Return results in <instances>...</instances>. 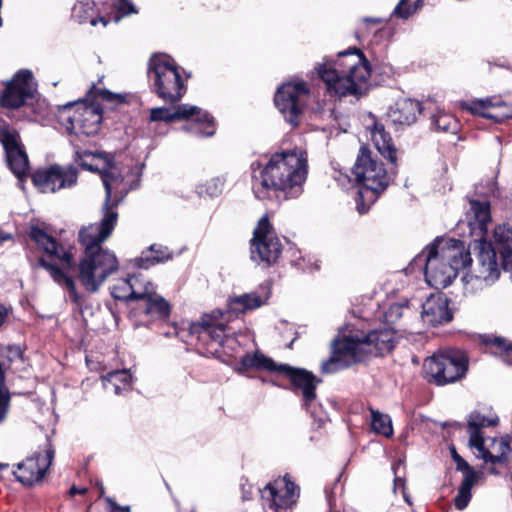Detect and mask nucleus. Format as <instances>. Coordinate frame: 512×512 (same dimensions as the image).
Segmentation results:
<instances>
[{"instance_id":"1","label":"nucleus","mask_w":512,"mask_h":512,"mask_svg":"<svg viewBox=\"0 0 512 512\" xmlns=\"http://www.w3.org/2000/svg\"><path fill=\"white\" fill-rule=\"evenodd\" d=\"M112 169H100L99 174L105 189V199L99 223L83 226L78 232V242L84 247V255L79 264V279L84 290L97 293L107 278L119 269L115 253L102 247V243L112 234L118 222V205L122 197L112 196V183L118 181Z\"/></svg>"},{"instance_id":"2","label":"nucleus","mask_w":512,"mask_h":512,"mask_svg":"<svg viewBox=\"0 0 512 512\" xmlns=\"http://www.w3.org/2000/svg\"><path fill=\"white\" fill-rule=\"evenodd\" d=\"M307 168L306 153L296 149L275 153L265 164L253 161L252 191L259 200L297 198L303 192Z\"/></svg>"},{"instance_id":"3","label":"nucleus","mask_w":512,"mask_h":512,"mask_svg":"<svg viewBox=\"0 0 512 512\" xmlns=\"http://www.w3.org/2000/svg\"><path fill=\"white\" fill-rule=\"evenodd\" d=\"M395 333L391 328L365 332L356 324L339 328L331 342V356L321 365V371L332 374L364 361L369 356H381L394 348Z\"/></svg>"},{"instance_id":"4","label":"nucleus","mask_w":512,"mask_h":512,"mask_svg":"<svg viewBox=\"0 0 512 512\" xmlns=\"http://www.w3.org/2000/svg\"><path fill=\"white\" fill-rule=\"evenodd\" d=\"M471 262L470 250L463 241L437 237L412 259L409 269L423 271L427 284L440 289L448 287L458 271Z\"/></svg>"},{"instance_id":"5","label":"nucleus","mask_w":512,"mask_h":512,"mask_svg":"<svg viewBox=\"0 0 512 512\" xmlns=\"http://www.w3.org/2000/svg\"><path fill=\"white\" fill-rule=\"evenodd\" d=\"M466 218L473 237L467 250L473 247L477 255L476 265L472 273L465 276V280L473 287L490 286L498 280L500 269L496 251L492 243L487 241L488 226L491 223L489 201L470 200Z\"/></svg>"},{"instance_id":"6","label":"nucleus","mask_w":512,"mask_h":512,"mask_svg":"<svg viewBox=\"0 0 512 512\" xmlns=\"http://www.w3.org/2000/svg\"><path fill=\"white\" fill-rule=\"evenodd\" d=\"M330 96H360L367 88L371 67L364 54L354 48L339 52L335 60H326L317 68Z\"/></svg>"},{"instance_id":"7","label":"nucleus","mask_w":512,"mask_h":512,"mask_svg":"<svg viewBox=\"0 0 512 512\" xmlns=\"http://www.w3.org/2000/svg\"><path fill=\"white\" fill-rule=\"evenodd\" d=\"M352 172L360 185L358 198L356 199L357 210L360 214H363L369 209V205L364 204L365 198L373 203L379 194L386 190L392 178L384 164L374 157L365 146L360 148Z\"/></svg>"},{"instance_id":"8","label":"nucleus","mask_w":512,"mask_h":512,"mask_svg":"<svg viewBox=\"0 0 512 512\" xmlns=\"http://www.w3.org/2000/svg\"><path fill=\"white\" fill-rule=\"evenodd\" d=\"M147 78L151 92L169 103H176L186 93L179 67L169 56L154 53L147 63Z\"/></svg>"},{"instance_id":"9","label":"nucleus","mask_w":512,"mask_h":512,"mask_svg":"<svg viewBox=\"0 0 512 512\" xmlns=\"http://www.w3.org/2000/svg\"><path fill=\"white\" fill-rule=\"evenodd\" d=\"M151 122L173 123L185 120L187 123L182 130L197 138L212 137L216 132L214 117L206 110L187 103L178 104L172 108L161 106L150 109Z\"/></svg>"},{"instance_id":"10","label":"nucleus","mask_w":512,"mask_h":512,"mask_svg":"<svg viewBox=\"0 0 512 512\" xmlns=\"http://www.w3.org/2000/svg\"><path fill=\"white\" fill-rule=\"evenodd\" d=\"M224 311L220 308L204 313L200 320L191 322L189 335L196 339L197 352L207 358L224 363Z\"/></svg>"},{"instance_id":"11","label":"nucleus","mask_w":512,"mask_h":512,"mask_svg":"<svg viewBox=\"0 0 512 512\" xmlns=\"http://www.w3.org/2000/svg\"><path fill=\"white\" fill-rule=\"evenodd\" d=\"M63 110H71L72 114L66 117V131L69 135L95 136L103 121V108L97 101H90L84 97L77 101L63 105Z\"/></svg>"},{"instance_id":"12","label":"nucleus","mask_w":512,"mask_h":512,"mask_svg":"<svg viewBox=\"0 0 512 512\" xmlns=\"http://www.w3.org/2000/svg\"><path fill=\"white\" fill-rule=\"evenodd\" d=\"M84 255V252L82 253L79 261H81L82 257ZM48 256L54 257L61 261L64 265V267H59L56 264L48 262L44 257H39L35 264H32L34 268H42L46 270L52 280L62 287L63 289H66L69 294V299L71 303L75 304L76 306L80 307L83 303V295L80 294L77 290L76 283L74 278L69 275L68 271H72L77 267V279H79V264L76 265L74 260V255L71 250H66L61 247L57 243V252L55 254H49ZM81 282V281H79ZM82 285V283H80Z\"/></svg>"},{"instance_id":"13","label":"nucleus","mask_w":512,"mask_h":512,"mask_svg":"<svg viewBox=\"0 0 512 512\" xmlns=\"http://www.w3.org/2000/svg\"><path fill=\"white\" fill-rule=\"evenodd\" d=\"M55 458V448L51 436L47 435L45 443L39 445L31 455L17 463V471L13 474L18 482L25 487H34L42 483L47 471Z\"/></svg>"},{"instance_id":"14","label":"nucleus","mask_w":512,"mask_h":512,"mask_svg":"<svg viewBox=\"0 0 512 512\" xmlns=\"http://www.w3.org/2000/svg\"><path fill=\"white\" fill-rule=\"evenodd\" d=\"M429 383L443 386L462 378L467 371V360L460 354H434L423 365Z\"/></svg>"},{"instance_id":"15","label":"nucleus","mask_w":512,"mask_h":512,"mask_svg":"<svg viewBox=\"0 0 512 512\" xmlns=\"http://www.w3.org/2000/svg\"><path fill=\"white\" fill-rule=\"evenodd\" d=\"M251 259L268 266L274 264L282 252V245L266 215L262 216L251 239Z\"/></svg>"},{"instance_id":"16","label":"nucleus","mask_w":512,"mask_h":512,"mask_svg":"<svg viewBox=\"0 0 512 512\" xmlns=\"http://www.w3.org/2000/svg\"><path fill=\"white\" fill-rule=\"evenodd\" d=\"M308 97L309 89L305 83H285L275 93L274 103L284 119L296 126Z\"/></svg>"},{"instance_id":"17","label":"nucleus","mask_w":512,"mask_h":512,"mask_svg":"<svg viewBox=\"0 0 512 512\" xmlns=\"http://www.w3.org/2000/svg\"><path fill=\"white\" fill-rule=\"evenodd\" d=\"M37 92L36 84H33V73L29 69L18 70L6 83L0 98V104L7 109H18L28 99H32Z\"/></svg>"},{"instance_id":"18","label":"nucleus","mask_w":512,"mask_h":512,"mask_svg":"<svg viewBox=\"0 0 512 512\" xmlns=\"http://www.w3.org/2000/svg\"><path fill=\"white\" fill-rule=\"evenodd\" d=\"M31 179L42 192L55 193L60 189L71 188L77 184L78 169L72 164L66 168L53 164L48 168L36 170L31 175Z\"/></svg>"},{"instance_id":"19","label":"nucleus","mask_w":512,"mask_h":512,"mask_svg":"<svg viewBox=\"0 0 512 512\" xmlns=\"http://www.w3.org/2000/svg\"><path fill=\"white\" fill-rule=\"evenodd\" d=\"M259 491L263 505L275 512L290 508L299 497V487L287 475L269 482Z\"/></svg>"},{"instance_id":"20","label":"nucleus","mask_w":512,"mask_h":512,"mask_svg":"<svg viewBox=\"0 0 512 512\" xmlns=\"http://www.w3.org/2000/svg\"><path fill=\"white\" fill-rule=\"evenodd\" d=\"M280 369L281 374L286 375L290 379L293 391L295 393L300 391L305 409L312 417L322 420V417L318 415L316 411L312 410V406L316 399V387L318 383L315 375L308 370L294 368L288 364H282Z\"/></svg>"},{"instance_id":"21","label":"nucleus","mask_w":512,"mask_h":512,"mask_svg":"<svg viewBox=\"0 0 512 512\" xmlns=\"http://www.w3.org/2000/svg\"><path fill=\"white\" fill-rule=\"evenodd\" d=\"M450 300L443 293L431 294L422 304L421 318L428 326L445 325L453 319Z\"/></svg>"},{"instance_id":"22","label":"nucleus","mask_w":512,"mask_h":512,"mask_svg":"<svg viewBox=\"0 0 512 512\" xmlns=\"http://www.w3.org/2000/svg\"><path fill=\"white\" fill-rule=\"evenodd\" d=\"M462 107L472 114L494 120L498 123L512 117V106L496 97L474 99L465 102Z\"/></svg>"},{"instance_id":"23","label":"nucleus","mask_w":512,"mask_h":512,"mask_svg":"<svg viewBox=\"0 0 512 512\" xmlns=\"http://www.w3.org/2000/svg\"><path fill=\"white\" fill-rule=\"evenodd\" d=\"M422 111L423 107L419 101L400 98L389 108L387 116L394 124L409 126L417 120Z\"/></svg>"},{"instance_id":"24","label":"nucleus","mask_w":512,"mask_h":512,"mask_svg":"<svg viewBox=\"0 0 512 512\" xmlns=\"http://www.w3.org/2000/svg\"><path fill=\"white\" fill-rule=\"evenodd\" d=\"M268 298V293L265 296H261L257 292L244 293L231 298L226 305V321L233 315L238 317L240 314L261 307L267 302Z\"/></svg>"},{"instance_id":"25","label":"nucleus","mask_w":512,"mask_h":512,"mask_svg":"<svg viewBox=\"0 0 512 512\" xmlns=\"http://www.w3.org/2000/svg\"><path fill=\"white\" fill-rule=\"evenodd\" d=\"M173 258V253L167 246L154 243L142 250L139 257L131 260L133 267L143 270L168 262Z\"/></svg>"},{"instance_id":"26","label":"nucleus","mask_w":512,"mask_h":512,"mask_svg":"<svg viewBox=\"0 0 512 512\" xmlns=\"http://www.w3.org/2000/svg\"><path fill=\"white\" fill-rule=\"evenodd\" d=\"M498 423V418H489L477 411H473L467 418V432L469 434V446L475 450L482 449V442L484 437L481 429L483 427L495 426Z\"/></svg>"},{"instance_id":"27","label":"nucleus","mask_w":512,"mask_h":512,"mask_svg":"<svg viewBox=\"0 0 512 512\" xmlns=\"http://www.w3.org/2000/svg\"><path fill=\"white\" fill-rule=\"evenodd\" d=\"M371 138L378 152L386 158L390 164L396 166L397 149L394 147L390 134L385 131L383 124L374 122L371 128Z\"/></svg>"},{"instance_id":"28","label":"nucleus","mask_w":512,"mask_h":512,"mask_svg":"<svg viewBox=\"0 0 512 512\" xmlns=\"http://www.w3.org/2000/svg\"><path fill=\"white\" fill-rule=\"evenodd\" d=\"M241 370H264L269 372H278L281 374V365L276 364L274 360L270 357L265 356L260 352H255L253 354L246 353L241 357L240 360Z\"/></svg>"},{"instance_id":"29","label":"nucleus","mask_w":512,"mask_h":512,"mask_svg":"<svg viewBox=\"0 0 512 512\" xmlns=\"http://www.w3.org/2000/svg\"><path fill=\"white\" fill-rule=\"evenodd\" d=\"M134 277V275H128L125 279H123L121 285L113 286L110 291L111 296L115 300H119L125 303L143 299H145V301L147 302V296H151L152 294H148L147 291H135L134 285L132 284V280L134 279Z\"/></svg>"},{"instance_id":"30","label":"nucleus","mask_w":512,"mask_h":512,"mask_svg":"<svg viewBox=\"0 0 512 512\" xmlns=\"http://www.w3.org/2000/svg\"><path fill=\"white\" fill-rule=\"evenodd\" d=\"M497 448V454H493L485 447V441L482 442V449L477 450L476 456L483 459L486 463L502 464L507 461L508 454L511 452L509 443L504 439H492Z\"/></svg>"},{"instance_id":"31","label":"nucleus","mask_w":512,"mask_h":512,"mask_svg":"<svg viewBox=\"0 0 512 512\" xmlns=\"http://www.w3.org/2000/svg\"><path fill=\"white\" fill-rule=\"evenodd\" d=\"M29 237L47 255L57 252V240L39 226L32 225L30 227Z\"/></svg>"},{"instance_id":"32","label":"nucleus","mask_w":512,"mask_h":512,"mask_svg":"<svg viewBox=\"0 0 512 512\" xmlns=\"http://www.w3.org/2000/svg\"><path fill=\"white\" fill-rule=\"evenodd\" d=\"M6 160L9 169L19 181L28 175L29 161L23 148L6 154Z\"/></svg>"},{"instance_id":"33","label":"nucleus","mask_w":512,"mask_h":512,"mask_svg":"<svg viewBox=\"0 0 512 512\" xmlns=\"http://www.w3.org/2000/svg\"><path fill=\"white\" fill-rule=\"evenodd\" d=\"M102 381L106 388L108 384H111L114 388V393L119 395L123 390L130 387L132 375L126 369L113 370L102 376Z\"/></svg>"},{"instance_id":"34","label":"nucleus","mask_w":512,"mask_h":512,"mask_svg":"<svg viewBox=\"0 0 512 512\" xmlns=\"http://www.w3.org/2000/svg\"><path fill=\"white\" fill-rule=\"evenodd\" d=\"M480 475L463 477V480L458 488L457 495L454 498V505L458 510H464L472 497V487L479 480Z\"/></svg>"},{"instance_id":"35","label":"nucleus","mask_w":512,"mask_h":512,"mask_svg":"<svg viewBox=\"0 0 512 512\" xmlns=\"http://www.w3.org/2000/svg\"><path fill=\"white\" fill-rule=\"evenodd\" d=\"M98 12L94 0H78L73 8L71 16L79 24L90 23V20Z\"/></svg>"},{"instance_id":"36","label":"nucleus","mask_w":512,"mask_h":512,"mask_svg":"<svg viewBox=\"0 0 512 512\" xmlns=\"http://www.w3.org/2000/svg\"><path fill=\"white\" fill-rule=\"evenodd\" d=\"M146 315L156 314L159 319H167L171 313L169 302L162 296H147V304L144 310Z\"/></svg>"},{"instance_id":"37","label":"nucleus","mask_w":512,"mask_h":512,"mask_svg":"<svg viewBox=\"0 0 512 512\" xmlns=\"http://www.w3.org/2000/svg\"><path fill=\"white\" fill-rule=\"evenodd\" d=\"M371 428L376 434L390 438L393 435L392 420L388 414L371 409Z\"/></svg>"},{"instance_id":"38","label":"nucleus","mask_w":512,"mask_h":512,"mask_svg":"<svg viewBox=\"0 0 512 512\" xmlns=\"http://www.w3.org/2000/svg\"><path fill=\"white\" fill-rule=\"evenodd\" d=\"M487 345L493 347L494 353L498 355L503 362L512 366V343L502 337L487 336L484 340Z\"/></svg>"},{"instance_id":"39","label":"nucleus","mask_w":512,"mask_h":512,"mask_svg":"<svg viewBox=\"0 0 512 512\" xmlns=\"http://www.w3.org/2000/svg\"><path fill=\"white\" fill-rule=\"evenodd\" d=\"M431 125L433 129L443 132L456 133L459 124L458 121L450 114L438 112L431 116Z\"/></svg>"},{"instance_id":"40","label":"nucleus","mask_w":512,"mask_h":512,"mask_svg":"<svg viewBox=\"0 0 512 512\" xmlns=\"http://www.w3.org/2000/svg\"><path fill=\"white\" fill-rule=\"evenodd\" d=\"M86 98L90 101H96V99L101 98L103 101L109 103L121 104L125 102V96L119 93H114L106 88H97L95 85H92L91 88L86 93Z\"/></svg>"},{"instance_id":"41","label":"nucleus","mask_w":512,"mask_h":512,"mask_svg":"<svg viewBox=\"0 0 512 512\" xmlns=\"http://www.w3.org/2000/svg\"><path fill=\"white\" fill-rule=\"evenodd\" d=\"M224 187V180L220 177H215L208 180L205 184L198 185L196 192L200 197L214 198L220 196Z\"/></svg>"},{"instance_id":"42","label":"nucleus","mask_w":512,"mask_h":512,"mask_svg":"<svg viewBox=\"0 0 512 512\" xmlns=\"http://www.w3.org/2000/svg\"><path fill=\"white\" fill-rule=\"evenodd\" d=\"M422 0H401L394 8L393 14L399 18L407 19L421 6Z\"/></svg>"},{"instance_id":"43","label":"nucleus","mask_w":512,"mask_h":512,"mask_svg":"<svg viewBox=\"0 0 512 512\" xmlns=\"http://www.w3.org/2000/svg\"><path fill=\"white\" fill-rule=\"evenodd\" d=\"M495 242L502 245V248L512 247V228L508 224L498 225L493 233Z\"/></svg>"},{"instance_id":"44","label":"nucleus","mask_w":512,"mask_h":512,"mask_svg":"<svg viewBox=\"0 0 512 512\" xmlns=\"http://www.w3.org/2000/svg\"><path fill=\"white\" fill-rule=\"evenodd\" d=\"M1 143L6 154L23 148L19 143L17 133L11 132L7 129L2 130L1 132Z\"/></svg>"},{"instance_id":"45","label":"nucleus","mask_w":512,"mask_h":512,"mask_svg":"<svg viewBox=\"0 0 512 512\" xmlns=\"http://www.w3.org/2000/svg\"><path fill=\"white\" fill-rule=\"evenodd\" d=\"M93 153L94 152L89 150L82 151L78 149L74 152L73 160L81 169L96 174L99 168L86 160L87 157H93Z\"/></svg>"},{"instance_id":"46","label":"nucleus","mask_w":512,"mask_h":512,"mask_svg":"<svg viewBox=\"0 0 512 512\" xmlns=\"http://www.w3.org/2000/svg\"><path fill=\"white\" fill-rule=\"evenodd\" d=\"M408 309L406 304L394 303L384 313L386 323L393 324L398 321L404 314V311Z\"/></svg>"},{"instance_id":"47","label":"nucleus","mask_w":512,"mask_h":512,"mask_svg":"<svg viewBox=\"0 0 512 512\" xmlns=\"http://www.w3.org/2000/svg\"><path fill=\"white\" fill-rule=\"evenodd\" d=\"M451 456L456 464V469L463 473V477L480 475L479 472L475 471L456 451L455 447L451 448Z\"/></svg>"},{"instance_id":"48","label":"nucleus","mask_w":512,"mask_h":512,"mask_svg":"<svg viewBox=\"0 0 512 512\" xmlns=\"http://www.w3.org/2000/svg\"><path fill=\"white\" fill-rule=\"evenodd\" d=\"M0 357H4L8 362H13L23 358V351L19 345L13 344L6 347H0Z\"/></svg>"},{"instance_id":"49","label":"nucleus","mask_w":512,"mask_h":512,"mask_svg":"<svg viewBox=\"0 0 512 512\" xmlns=\"http://www.w3.org/2000/svg\"><path fill=\"white\" fill-rule=\"evenodd\" d=\"M402 464V460H398L396 463L392 464V471L394 473L393 492L395 494L397 493L398 489H401V492L406 489L405 478L398 474Z\"/></svg>"},{"instance_id":"50","label":"nucleus","mask_w":512,"mask_h":512,"mask_svg":"<svg viewBox=\"0 0 512 512\" xmlns=\"http://www.w3.org/2000/svg\"><path fill=\"white\" fill-rule=\"evenodd\" d=\"M10 407V393L9 391H0V423H2L9 411Z\"/></svg>"},{"instance_id":"51","label":"nucleus","mask_w":512,"mask_h":512,"mask_svg":"<svg viewBox=\"0 0 512 512\" xmlns=\"http://www.w3.org/2000/svg\"><path fill=\"white\" fill-rule=\"evenodd\" d=\"M500 253L502 257V268L505 272H510L512 278V247L502 248Z\"/></svg>"},{"instance_id":"52","label":"nucleus","mask_w":512,"mask_h":512,"mask_svg":"<svg viewBox=\"0 0 512 512\" xmlns=\"http://www.w3.org/2000/svg\"><path fill=\"white\" fill-rule=\"evenodd\" d=\"M93 157L104 161L103 169H113L115 167V155L106 151H94Z\"/></svg>"},{"instance_id":"53","label":"nucleus","mask_w":512,"mask_h":512,"mask_svg":"<svg viewBox=\"0 0 512 512\" xmlns=\"http://www.w3.org/2000/svg\"><path fill=\"white\" fill-rule=\"evenodd\" d=\"M117 11L121 14V16H128L130 14L138 13L135 5L131 0H119Z\"/></svg>"},{"instance_id":"54","label":"nucleus","mask_w":512,"mask_h":512,"mask_svg":"<svg viewBox=\"0 0 512 512\" xmlns=\"http://www.w3.org/2000/svg\"><path fill=\"white\" fill-rule=\"evenodd\" d=\"M106 502L109 504L110 512H130V506H121L113 498L106 497Z\"/></svg>"},{"instance_id":"55","label":"nucleus","mask_w":512,"mask_h":512,"mask_svg":"<svg viewBox=\"0 0 512 512\" xmlns=\"http://www.w3.org/2000/svg\"><path fill=\"white\" fill-rule=\"evenodd\" d=\"M110 22V18H107L105 16H102L96 12V14L93 16V18L90 20V24L92 26H96L98 23H102L104 27L108 25Z\"/></svg>"},{"instance_id":"56","label":"nucleus","mask_w":512,"mask_h":512,"mask_svg":"<svg viewBox=\"0 0 512 512\" xmlns=\"http://www.w3.org/2000/svg\"><path fill=\"white\" fill-rule=\"evenodd\" d=\"M238 340L234 336H230L226 334V348L235 349L236 344H238Z\"/></svg>"},{"instance_id":"57","label":"nucleus","mask_w":512,"mask_h":512,"mask_svg":"<svg viewBox=\"0 0 512 512\" xmlns=\"http://www.w3.org/2000/svg\"><path fill=\"white\" fill-rule=\"evenodd\" d=\"M87 491L86 488H80V487H77L75 485H73L70 489H69V494L71 496H75L77 494H85Z\"/></svg>"},{"instance_id":"58","label":"nucleus","mask_w":512,"mask_h":512,"mask_svg":"<svg viewBox=\"0 0 512 512\" xmlns=\"http://www.w3.org/2000/svg\"><path fill=\"white\" fill-rule=\"evenodd\" d=\"M292 262H293V264H294L295 266H297V267H298V268H300V269H303V270H304V269L306 268V266H305V264H304L305 259H304V258H302L301 256H299V258H297V259L292 260Z\"/></svg>"},{"instance_id":"59","label":"nucleus","mask_w":512,"mask_h":512,"mask_svg":"<svg viewBox=\"0 0 512 512\" xmlns=\"http://www.w3.org/2000/svg\"><path fill=\"white\" fill-rule=\"evenodd\" d=\"M312 410L316 411V413L322 417V420H320V422L325 420V415H323L321 412L322 408H319V411L316 409V401L314 402V405L312 406ZM313 418L315 419V417H313ZM316 420L319 421V418H316Z\"/></svg>"},{"instance_id":"60","label":"nucleus","mask_w":512,"mask_h":512,"mask_svg":"<svg viewBox=\"0 0 512 512\" xmlns=\"http://www.w3.org/2000/svg\"><path fill=\"white\" fill-rule=\"evenodd\" d=\"M8 239H11V234H7V233H4L1 229H0V243L3 242V241H6Z\"/></svg>"},{"instance_id":"61","label":"nucleus","mask_w":512,"mask_h":512,"mask_svg":"<svg viewBox=\"0 0 512 512\" xmlns=\"http://www.w3.org/2000/svg\"><path fill=\"white\" fill-rule=\"evenodd\" d=\"M402 495H403V498H404V501L408 504V505H412V501H411V498L410 496L408 495V493L406 492V489L402 491Z\"/></svg>"},{"instance_id":"62","label":"nucleus","mask_w":512,"mask_h":512,"mask_svg":"<svg viewBox=\"0 0 512 512\" xmlns=\"http://www.w3.org/2000/svg\"><path fill=\"white\" fill-rule=\"evenodd\" d=\"M290 251H291V256L292 257H296V254H299V255L301 254V251H298V250H295V249H292V248L290 249Z\"/></svg>"},{"instance_id":"63","label":"nucleus","mask_w":512,"mask_h":512,"mask_svg":"<svg viewBox=\"0 0 512 512\" xmlns=\"http://www.w3.org/2000/svg\"><path fill=\"white\" fill-rule=\"evenodd\" d=\"M8 467V464L0 463V470H4Z\"/></svg>"},{"instance_id":"64","label":"nucleus","mask_w":512,"mask_h":512,"mask_svg":"<svg viewBox=\"0 0 512 512\" xmlns=\"http://www.w3.org/2000/svg\"><path fill=\"white\" fill-rule=\"evenodd\" d=\"M392 71V68L391 67H387V70L384 71V73H389Z\"/></svg>"}]
</instances>
